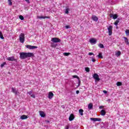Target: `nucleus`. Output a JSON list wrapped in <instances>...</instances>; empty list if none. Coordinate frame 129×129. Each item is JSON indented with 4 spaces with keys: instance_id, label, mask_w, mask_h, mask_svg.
I'll return each mask as SVG.
<instances>
[{
    "instance_id": "obj_28",
    "label": "nucleus",
    "mask_w": 129,
    "mask_h": 129,
    "mask_svg": "<svg viewBox=\"0 0 129 129\" xmlns=\"http://www.w3.org/2000/svg\"><path fill=\"white\" fill-rule=\"evenodd\" d=\"M64 56H69L70 55V52H64L63 53Z\"/></svg>"
},
{
    "instance_id": "obj_25",
    "label": "nucleus",
    "mask_w": 129,
    "mask_h": 129,
    "mask_svg": "<svg viewBox=\"0 0 129 129\" xmlns=\"http://www.w3.org/2000/svg\"><path fill=\"white\" fill-rule=\"evenodd\" d=\"M116 85L117 86H121V85H122V83H121L120 82H117L116 83Z\"/></svg>"
},
{
    "instance_id": "obj_41",
    "label": "nucleus",
    "mask_w": 129,
    "mask_h": 129,
    "mask_svg": "<svg viewBox=\"0 0 129 129\" xmlns=\"http://www.w3.org/2000/svg\"><path fill=\"white\" fill-rule=\"evenodd\" d=\"M45 122H46V123H50V121L48 120H45Z\"/></svg>"
},
{
    "instance_id": "obj_38",
    "label": "nucleus",
    "mask_w": 129,
    "mask_h": 129,
    "mask_svg": "<svg viewBox=\"0 0 129 129\" xmlns=\"http://www.w3.org/2000/svg\"><path fill=\"white\" fill-rule=\"evenodd\" d=\"M31 97L32 98H36V96L35 95V94H32L31 95Z\"/></svg>"
},
{
    "instance_id": "obj_7",
    "label": "nucleus",
    "mask_w": 129,
    "mask_h": 129,
    "mask_svg": "<svg viewBox=\"0 0 129 129\" xmlns=\"http://www.w3.org/2000/svg\"><path fill=\"white\" fill-rule=\"evenodd\" d=\"M8 61H17V59L15 58L14 56H11L7 58Z\"/></svg>"
},
{
    "instance_id": "obj_16",
    "label": "nucleus",
    "mask_w": 129,
    "mask_h": 129,
    "mask_svg": "<svg viewBox=\"0 0 129 129\" xmlns=\"http://www.w3.org/2000/svg\"><path fill=\"white\" fill-rule=\"evenodd\" d=\"M93 108V104H92V103H89L88 105V108L89 109H92Z\"/></svg>"
},
{
    "instance_id": "obj_12",
    "label": "nucleus",
    "mask_w": 129,
    "mask_h": 129,
    "mask_svg": "<svg viewBox=\"0 0 129 129\" xmlns=\"http://www.w3.org/2000/svg\"><path fill=\"white\" fill-rule=\"evenodd\" d=\"M37 19H50V17L49 16H37Z\"/></svg>"
},
{
    "instance_id": "obj_45",
    "label": "nucleus",
    "mask_w": 129,
    "mask_h": 129,
    "mask_svg": "<svg viewBox=\"0 0 129 129\" xmlns=\"http://www.w3.org/2000/svg\"><path fill=\"white\" fill-rule=\"evenodd\" d=\"M103 93H105V94H106V93H107V91H105V90L103 91Z\"/></svg>"
},
{
    "instance_id": "obj_21",
    "label": "nucleus",
    "mask_w": 129,
    "mask_h": 129,
    "mask_svg": "<svg viewBox=\"0 0 129 129\" xmlns=\"http://www.w3.org/2000/svg\"><path fill=\"white\" fill-rule=\"evenodd\" d=\"M97 56L100 58V59H102L103 56H102V53L101 52L99 53Z\"/></svg>"
},
{
    "instance_id": "obj_26",
    "label": "nucleus",
    "mask_w": 129,
    "mask_h": 129,
    "mask_svg": "<svg viewBox=\"0 0 129 129\" xmlns=\"http://www.w3.org/2000/svg\"><path fill=\"white\" fill-rule=\"evenodd\" d=\"M119 23V20H116V21L114 23V25H115V26H117Z\"/></svg>"
},
{
    "instance_id": "obj_48",
    "label": "nucleus",
    "mask_w": 129,
    "mask_h": 129,
    "mask_svg": "<svg viewBox=\"0 0 129 129\" xmlns=\"http://www.w3.org/2000/svg\"><path fill=\"white\" fill-rule=\"evenodd\" d=\"M51 47H52V48H54V47H55L53 45H51Z\"/></svg>"
},
{
    "instance_id": "obj_13",
    "label": "nucleus",
    "mask_w": 129,
    "mask_h": 129,
    "mask_svg": "<svg viewBox=\"0 0 129 129\" xmlns=\"http://www.w3.org/2000/svg\"><path fill=\"white\" fill-rule=\"evenodd\" d=\"M117 15L115 14H110V18H113V20H115V19H117Z\"/></svg>"
},
{
    "instance_id": "obj_3",
    "label": "nucleus",
    "mask_w": 129,
    "mask_h": 129,
    "mask_svg": "<svg viewBox=\"0 0 129 129\" xmlns=\"http://www.w3.org/2000/svg\"><path fill=\"white\" fill-rule=\"evenodd\" d=\"M51 42H53V43H60V42H61V39L56 37H53L51 39Z\"/></svg>"
},
{
    "instance_id": "obj_19",
    "label": "nucleus",
    "mask_w": 129,
    "mask_h": 129,
    "mask_svg": "<svg viewBox=\"0 0 129 129\" xmlns=\"http://www.w3.org/2000/svg\"><path fill=\"white\" fill-rule=\"evenodd\" d=\"M121 54V52L120 51H118L115 52V55L117 56V57H119V56H120Z\"/></svg>"
},
{
    "instance_id": "obj_36",
    "label": "nucleus",
    "mask_w": 129,
    "mask_h": 129,
    "mask_svg": "<svg viewBox=\"0 0 129 129\" xmlns=\"http://www.w3.org/2000/svg\"><path fill=\"white\" fill-rule=\"evenodd\" d=\"M32 93L33 92L32 91L27 92V94H29V95H32Z\"/></svg>"
},
{
    "instance_id": "obj_10",
    "label": "nucleus",
    "mask_w": 129,
    "mask_h": 129,
    "mask_svg": "<svg viewBox=\"0 0 129 129\" xmlns=\"http://www.w3.org/2000/svg\"><path fill=\"white\" fill-rule=\"evenodd\" d=\"M91 120H93V121H100L101 119L100 118H91Z\"/></svg>"
},
{
    "instance_id": "obj_42",
    "label": "nucleus",
    "mask_w": 129,
    "mask_h": 129,
    "mask_svg": "<svg viewBox=\"0 0 129 129\" xmlns=\"http://www.w3.org/2000/svg\"><path fill=\"white\" fill-rule=\"evenodd\" d=\"M65 129H69V125H66L65 126Z\"/></svg>"
},
{
    "instance_id": "obj_15",
    "label": "nucleus",
    "mask_w": 129,
    "mask_h": 129,
    "mask_svg": "<svg viewBox=\"0 0 129 129\" xmlns=\"http://www.w3.org/2000/svg\"><path fill=\"white\" fill-rule=\"evenodd\" d=\"M70 121H72L73 119H74V115L73 114H71L69 118Z\"/></svg>"
},
{
    "instance_id": "obj_44",
    "label": "nucleus",
    "mask_w": 129,
    "mask_h": 129,
    "mask_svg": "<svg viewBox=\"0 0 129 129\" xmlns=\"http://www.w3.org/2000/svg\"><path fill=\"white\" fill-rule=\"evenodd\" d=\"M66 29H69L70 28V27L69 25H67V26H66Z\"/></svg>"
},
{
    "instance_id": "obj_47",
    "label": "nucleus",
    "mask_w": 129,
    "mask_h": 129,
    "mask_svg": "<svg viewBox=\"0 0 129 129\" xmlns=\"http://www.w3.org/2000/svg\"><path fill=\"white\" fill-rule=\"evenodd\" d=\"M99 108H100V109L103 108V106H100Z\"/></svg>"
},
{
    "instance_id": "obj_43",
    "label": "nucleus",
    "mask_w": 129,
    "mask_h": 129,
    "mask_svg": "<svg viewBox=\"0 0 129 129\" xmlns=\"http://www.w3.org/2000/svg\"><path fill=\"white\" fill-rule=\"evenodd\" d=\"M27 3V4H30V0H25Z\"/></svg>"
},
{
    "instance_id": "obj_31",
    "label": "nucleus",
    "mask_w": 129,
    "mask_h": 129,
    "mask_svg": "<svg viewBox=\"0 0 129 129\" xmlns=\"http://www.w3.org/2000/svg\"><path fill=\"white\" fill-rule=\"evenodd\" d=\"M99 47L101 49H103V48H104V46L102 44H100Z\"/></svg>"
},
{
    "instance_id": "obj_2",
    "label": "nucleus",
    "mask_w": 129,
    "mask_h": 129,
    "mask_svg": "<svg viewBox=\"0 0 129 129\" xmlns=\"http://www.w3.org/2000/svg\"><path fill=\"white\" fill-rule=\"evenodd\" d=\"M19 40L20 43H23L25 42V34L24 33H21L19 35Z\"/></svg>"
},
{
    "instance_id": "obj_20",
    "label": "nucleus",
    "mask_w": 129,
    "mask_h": 129,
    "mask_svg": "<svg viewBox=\"0 0 129 129\" xmlns=\"http://www.w3.org/2000/svg\"><path fill=\"white\" fill-rule=\"evenodd\" d=\"M123 39H124L125 43H126L127 45H129L128 39H127V38L123 37Z\"/></svg>"
},
{
    "instance_id": "obj_29",
    "label": "nucleus",
    "mask_w": 129,
    "mask_h": 129,
    "mask_svg": "<svg viewBox=\"0 0 129 129\" xmlns=\"http://www.w3.org/2000/svg\"><path fill=\"white\" fill-rule=\"evenodd\" d=\"M85 71H86V72H89L90 71V69L89 68L86 67L85 68Z\"/></svg>"
},
{
    "instance_id": "obj_11",
    "label": "nucleus",
    "mask_w": 129,
    "mask_h": 129,
    "mask_svg": "<svg viewBox=\"0 0 129 129\" xmlns=\"http://www.w3.org/2000/svg\"><path fill=\"white\" fill-rule=\"evenodd\" d=\"M92 19L93 21H94L95 22H97V21H98V18L95 15H93L92 16Z\"/></svg>"
},
{
    "instance_id": "obj_22",
    "label": "nucleus",
    "mask_w": 129,
    "mask_h": 129,
    "mask_svg": "<svg viewBox=\"0 0 129 129\" xmlns=\"http://www.w3.org/2000/svg\"><path fill=\"white\" fill-rule=\"evenodd\" d=\"M106 112H105V110H102L101 111V115H104L105 114H106Z\"/></svg>"
},
{
    "instance_id": "obj_27",
    "label": "nucleus",
    "mask_w": 129,
    "mask_h": 129,
    "mask_svg": "<svg viewBox=\"0 0 129 129\" xmlns=\"http://www.w3.org/2000/svg\"><path fill=\"white\" fill-rule=\"evenodd\" d=\"M8 2L9 6H12L13 5V3L12 2V0H8Z\"/></svg>"
},
{
    "instance_id": "obj_4",
    "label": "nucleus",
    "mask_w": 129,
    "mask_h": 129,
    "mask_svg": "<svg viewBox=\"0 0 129 129\" xmlns=\"http://www.w3.org/2000/svg\"><path fill=\"white\" fill-rule=\"evenodd\" d=\"M93 77L95 79V81H99L100 79L99 78V76L97 74H94Z\"/></svg>"
},
{
    "instance_id": "obj_9",
    "label": "nucleus",
    "mask_w": 129,
    "mask_h": 129,
    "mask_svg": "<svg viewBox=\"0 0 129 129\" xmlns=\"http://www.w3.org/2000/svg\"><path fill=\"white\" fill-rule=\"evenodd\" d=\"M39 113H40V115L41 117H45L46 116V114L43 111H39Z\"/></svg>"
},
{
    "instance_id": "obj_18",
    "label": "nucleus",
    "mask_w": 129,
    "mask_h": 129,
    "mask_svg": "<svg viewBox=\"0 0 129 129\" xmlns=\"http://www.w3.org/2000/svg\"><path fill=\"white\" fill-rule=\"evenodd\" d=\"M21 119H27V118H28V116L26 115H21L20 117Z\"/></svg>"
},
{
    "instance_id": "obj_46",
    "label": "nucleus",
    "mask_w": 129,
    "mask_h": 129,
    "mask_svg": "<svg viewBox=\"0 0 129 129\" xmlns=\"http://www.w3.org/2000/svg\"><path fill=\"white\" fill-rule=\"evenodd\" d=\"M76 94H79V90L76 91Z\"/></svg>"
},
{
    "instance_id": "obj_8",
    "label": "nucleus",
    "mask_w": 129,
    "mask_h": 129,
    "mask_svg": "<svg viewBox=\"0 0 129 129\" xmlns=\"http://www.w3.org/2000/svg\"><path fill=\"white\" fill-rule=\"evenodd\" d=\"M54 96V94L52 92H49L48 93V98L49 99H52L53 98V97Z\"/></svg>"
},
{
    "instance_id": "obj_39",
    "label": "nucleus",
    "mask_w": 129,
    "mask_h": 129,
    "mask_svg": "<svg viewBox=\"0 0 129 129\" xmlns=\"http://www.w3.org/2000/svg\"><path fill=\"white\" fill-rule=\"evenodd\" d=\"M79 82H78V86H80L81 83V81H80V79L78 80Z\"/></svg>"
},
{
    "instance_id": "obj_1",
    "label": "nucleus",
    "mask_w": 129,
    "mask_h": 129,
    "mask_svg": "<svg viewBox=\"0 0 129 129\" xmlns=\"http://www.w3.org/2000/svg\"><path fill=\"white\" fill-rule=\"evenodd\" d=\"M20 58L22 60L26 59V58L29 57H34V53L32 52H20Z\"/></svg>"
},
{
    "instance_id": "obj_5",
    "label": "nucleus",
    "mask_w": 129,
    "mask_h": 129,
    "mask_svg": "<svg viewBox=\"0 0 129 129\" xmlns=\"http://www.w3.org/2000/svg\"><path fill=\"white\" fill-rule=\"evenodd\" d=\"M109 36H111L112 35V26H109L108 28Z\"/></svg>"
},
{
    "instance_id": "obj_30",
    "label": "nucleus",
    "mask_w": 129,
    "mask_h": 129,
    "mask_svg": "<svg viewBox=\"0 0 129 129\" xmlns=\"http://www.w3.org/2000/svg\"><path fill=\"white\" fill-rule=\"evenodd\" d=\"M125 34H126V36H129V30L128 29H126L125 30Z\"/></svg>"
},
{
    "instance_id": "obj_35",
    "label": "nucleus",
    "mask_w": 129,
    "mask_h": 129,
    "mask_svg": "<svg viewBox=\"0 0 129 129\" xmlns=\"http://www.w3.org/2000/svg\"><path fill=\"white\" fill-rule=\"evenodd\" d=\"M73 78H77V79H78V80H79L80 78L79 77H78V76L76 75H74L73 76Z\"/></svg>"
},
{
    "instance_id": "obj_37",
    "label": "nucleus",
    "mask_w": 129,
    "mask_h": 129,
    "mask_svg": "<svg viewBox=\"0 0 129 129\" xmlns=\"http://www.w3.org/2000/svg\"><path fill=\"white\" fill-rule=\"evenodd\" d=\"M88 55H89V56H92V55H94V53H93V52H89V53H88Z\"/></svg>"
},
{
    "instance_id": "obj_40",
    "label": "nucleus",
    "mask_w": 129,
    "mask_h": 129,
    "mask_svg": "<svg viewBox=\"0 0 129 129\" xmlns=\"http://www.w3.org/2000/svg\"><path fill=\"white\" fill-rule=\"evenodd\" d=\"M92 62H95L96 61V60L95 59H94V58H92Z\"/></svg>"
},
{
    "instance_id": "obj_17",
    "label": "nucleus",
    "mask_w": 129,
    "mask_h": 129,
    "mask_svg": "<svg viewBox=\"0 0 129 129\" xmlns=\"http://www.w3.org/2000/svg\"><path fill=\"white\" fill-rule=\"evenodd\" d=\"M12 92H13V93H15V95H17L18 94V91L16 90V88H12Z\"/></svg>"
},
{
    "instance_id": "obj_33",
    "label": "nucleus",
    "mask_w": 129,
    "mask_h": 129,
    "mask_svg": "<svg viewBox=\"0 0 129 129\" xmlns=\"http://www.w3.org/2000/svg\"><path fill=\"white\" fill-rule=\"evenodd\" d=\"M19 19L21 20V21H24V16L22 15L19 16Z\"/></svg>"
},
{
    "instance_id": "obj_23",
    "label": "nucleus",
    "mask_w": 129,
    "mask_h": 129,
    "mask_svg": "<svg viewBox=\"0 0 129 129\" xmlns=\"http://www.w3.org/2000/svg\"><path fill=\"white\" fill-rule=\"evenodd\" d=\"M0 38L2 39V40H5V37H4V35H3V33H2L0 31Z\"/></svg>"
},
{
    "instance_id": "obj_32",
    "label": "nucleus",
    "mask_w": 129,
    "mask_h": 129,
    "mask_svg": "<svg viewBox=\"0 0 129 129\" xmlns=\"http://www.w3.org/2000/svg\"><path fill=\"white\" fill-rule=\"evenodd\" d=\"M65 13L67 14H69V8L66 9Z\"/></svg>"
},
{
    "instance_id": "obj_14",
    "label": "nucleus",
    "mask_w": 129,
    "mask_h": 129,
    "mask_svg": "<svg viewBox=\"0 0 129 129\" xmlns=\"http://www.w3.org/2000/svg\"><path fill=\"white\" fill-rule=\"evenodd\" d=\"M90 42L91 44H96V39H95V38H91L90 40Z\"/></svg>"
},
{
    "instance_id": "obj_34",
    "label": "nucleus",
    "mask_w": 129,
    "mask_h": 129,
    "mask_svg": "<svg viewBox=\"0 0 129 129\" xmlns=\"http://www.w3.org/2000/svg\"><path fill=\"white\" fill-rule=\"evenodd\" d=\"M6 64H7V62H4L2 64H1V67L2 68H3V67H4V66H5V65H6Z\"/></svg>"
},
{
    "instance_id": "obj_24",
    "label": "nucleus",
    "mask_w": 129,
    "mask_h": 129,
    "mask_svg": "<svg viewBox=\"0 0 129 129\" xmlns=\"http://www.w3.org/2000/svg\"><path fill=\"white\" fill-rule=\"evenodd\" d=\"M79 113L81 114V115H83V109H80L79 110Z\"/></svg>"
},
{
    "instance_id": "obj_6",
    "label": "nucleus",
    "mask_w": 129,
    "mask_h": 129,
    "mask_svg": "<svg viewBox=\"0 0 129 129\" xmlns=\"http://www.w3.org/2000/svg\"><path fill=\"white\" fill-rule=\"evenodd\" d=\"M25 46L26 47V48H27L28 49H37L38 48V46H31L30 45H26Z\"/></svg>"
}]
</instances>
